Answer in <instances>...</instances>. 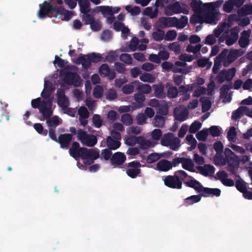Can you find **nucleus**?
Here are the masks:
<instances>
[{"label": "nucleus", "mask_w": 252, "mask_h": 252, "mask_svg": "<svg viewBox=\"0 0 252 252\" xmlns=\"http://www.w3.org/2000/svg\"><path fill=\"white\" fill-rule=\"evenodd\" d=\"M154 95L158 98L165 97V94L163 93L164 86L162 85L154 84L153 85Z\"/></svg>", "instance_id": "obj_24"}, {"label": "nucleus", "mask_w": 252, "mask_h": 252, "mask_svg": "<svg viewBox=\"0 0 252 252\" xmlns=\"http://www.w3.org/2000/svg\"><path fill=\"white\" fill-rule=\"evenodd\" d=\"M227 166L226 167L227 171L232 175L237 174V170L240 164V159L237 156H231L226 159Z\"/></svg>", "instance_id": "obj_8"}, {"label": "nucleus", "mask_w": 252, "mask_h": 252, "mask_svg": "<svg viewBox=\"0 0 252 252\" xmlns=\"http://www.w3.org/2000/svg\"><path fill=\"white\" fill-rule=\"evenodd\" d=\"M237 136L236 128L234 126L230 127L229 130L227 133V138L230 142H234L235 137Z\"/></svg>", "instance_id": "obj_45"}, {"label": "nucleus", "mask_w": 252, "mask_h": 252, "mask_svg": "<svg viewBox=\"0 0 252 252\" xmlns=\"http://www.w3.org/2000/svg\"><path fill=\"white\" fill-rule=\"evenodd\" d=\"M208 129L205 128L198 132L196 134V137L199 141H205L208 137Z\"/></svg>", "instance_id": "obj_39"}, {"label": "nucleus", "mask_w": 252, "mask_h": 252, "mask_svg": "<svg viewBox=\"0 0 252 252\" xmlns=\"http://www.w3.org/2000/svg\"><path fill=\"white\" fill-rule=\"evenodd\" d=\"M227 50L224 49L219 55L216 57L214 60V64L212 69L214 73H217L220 69L221 63L226 56Z\"/></svg>", "instance_id": "obj_12"}, {"label": "nucleus", "mask_w": 252, "mask_h": 252, "mask_svg": "<svg viewBox=\"0 0 252 252\" xmlns=\"http://www.w3.org/2000/svg\"><path fill=\"white\" fill-rule=\"evenodd\" d=\"M157 114L161 116H166L168 112V106L164 101H161L160 104L157 108Z\"/></svg>", "instance_id": "obj_31"}, {"label": "nucleus", "mask_w": 252, "mask_h": 252, "mask_svg": "<svg viewBox=\"0 0 252 252\" xmlns=\"http://www.w3.org/2000/svg\"><path fill=\"white\" fill-rule=\"evenodd\" d=\"M31 105L32 108L38 109L44 119H47L53 115L52 102L50 99L46 100L37 97L32 100Z\"/></svg>", "instance_id": "obj_2"}, {"label": "nucleus", "mask_w": 252, "mask_h": 252, "mask_svg": "<svg viewBox=\"0 0 252 252\" xmlns=\"http://www.w3.org/2000/svg\"><path fill=\"white\" fill-rule=\"evenodd\" d=\"M246 106H240L237 110L234 111L232 113L231 119L233 120H237L240 118L243 114H245V109Z\"/></svg>", "instance_id": "obj_33"}, {"label": "nucleus", "mask_w": 252, "mask_h": 252, "mask_svg": "<svg viewBox=\"0 0 252 252\" xmlns=\"http://www.w3.org/2000/svg\"><path fill=\"white\" fill-rule=\"evenodd\" d=\"M174 138L172 133H166L161 138V144L164 146H169Z\"/></svg>", "instance_id": "obj_32"}, {"label": "nucleus", "mask_w": 252, "mask_h": 252, "mask_svg": "<svg viewBox=\"0 0 252 252\" xmlns=\"http://www.w3.org/2000/svg\"><path fill=\"white\" fill-rule=\"evenodd\" d=\"M75 63L77 64H81L84 68L88 69L91 66L92 63L89 54H87L79 57Z\"/></svg>", "instance_id": "obj_14"}, {"label": "nucleus", "mask_w": 252, "mask_h": 252, "mask_svg": "<svg viewBox=\"0 0 252 252\" xmlns=\"http://www.w3.org/2000/svg\"><path fill=\"white\" fill-rule=\"evenodd\" d=\"M103 88L100 86H96L94 89L93 95L96 98H100L103 95Z\"/></svg>", "instance_id": "obj_62"}, {"label": "nucleus", "mask_w": 252, "mask_h": 252, "mask_svg": "<svg viewBox=\"0 0 252 252\" xmlns=\"http://www.w3.org/2000/svg\"><path fill=\"white\" fill-rule=\"evenodd\" d=\"M160 158V156L157 153H152L149 155L147 158L148 163H153L158 161Z\"/></svg>", "instance_id": "obj_60"}, {"label": "nucleus", "mask_w": 252, "mask_h": 252, "mask_svg": "<svg viewBox=\"0 0 252 252\" xmlns=\"http://www.w3.org/2000/svg\"><path fill=\"white\" fill-rule=\"evenodd\" d=\"M77 138L83 145L87 147H94L97 142V139L95 135L88 134L81 129L78 130Z\"/></svg>", "instance_id": "obj_4"}, {"label": "nucleus", "mask_w": 252, "mask_h": 252, "mask_svg": "<svg viewBox=\"0 0 252 252\" xmlns=\"http://www.w3.org/2000/svg\"><path fill=\"white\" fill-rule=\"evenodd\" d=\"M45 119L47 120L46 124L49 128H56L60 124V119L57 116H54Z\"/></svg>", "instance_id": "obj_29"}, {"label": "nucleus", "mask_w": 252, "mask_h": 252, "mask_svg": "<svg viewBox=\"0 0 252 252\" xmlns=\"http://www.w3.org/2000/svg\"><path fill=\"white\" fill-rule=\"evenodd\" d=\"M221 190L218 188H209L204 187L201 195L203 197L214 196L219 197L220 196Z\"/></svg>", "instance_id": "obj_15"}, {"label": "nucleus", "mask_w": 252, "mask_h": 252, "mask_svg": "<svg viewBox=\"0 0 252 252\" xmlns=\"http://www.w3.org/2000/svg\"><path fill=\"white\" fill-rule=\"evenodd\" d=\"M201 196V194L200 195H193L189 196L184 199V205L188 206L197 203L200 201Z\"/></svg>", "instance_id": "obj_28"}, {"label": "nucleus", "mask_w": 252, "mask_h": 252, "mask_svg": "<svg viewBox=\"0 0 252 252\" xmlns=\"http://www.w3.org/2000/svg\"><path fill=\"white\" fill-rule=\"evenodd\" d=\"M152 37L155 41H160L164 38V31L158 29L152 33Z\"/></svg>", "instance_id": "obj_43"}, {"label": "nucleus", "mask_w": 252, "mask_h": 252, "mask_svg": "<svg viewBox=\"0 0 252 252\" xmlns=\"http://www.w3.org/2000/svg\"><path fill=\"white\" fill-rule=\"evenodd\" d=\"M159 20L164 27H176L178 29L184 28L188 23V18L186 16H182L179 19L176 17H162Z\"/></svg>", "instance_id": "obj_3"}, {"label": "nucleus", "mask_w": 252, "mask_h": 252, "mask_svg": "<svg viewBox=\"0 0 252 252\" xmlns=\"http://www.w3.org/2000/svg\"><path fill=\"white\" fill-rule=\"evenodd\" d=\"M196 168L199 170L200 173L205 176H208L209 174H213L215 171V168L211 164H206L203 166H198Z\"/></svg>", "instance_id": "obj_18"}, {"label": "nucleus", "mask_w": 252, "mask_h": 252, "mask_svg": "<svg viewBox=\"0 0 252 252\" xmlns=\"http://www.w3.org/2000/svg\"><path fill=\"white\" fill-rule=\"evenodd\" d=\"M239 15H248L252 14V4H247L244 5L238 11Z\"/></svg>", "instance_id": "obj_34"}, {"label": "nucleus", "mask_w": 252, "mask_h": 252, "mask_svg": "<svg viewBox=\"0 0 252 252\" xmlns=\"http://www.w3.org/2000/svg\"><path fill=\"white\" fill-rule=\"evenodd\" d=\"M70 156L77 160L79 158L86 159L84 162L85 164L91 165L94 160L99 157V150L96 148L87 149L85 147H81L77 142H74L69 150Z\"/></svg>", "instance_id": "obj_1"}, {"label": "nucleus", "mask_w": 252, "mask_h": 252, "mask_svg": "<svg viewBox=\"0 0 252 252\" xmlns=\"http://www.w3.org/2000/svg\"><path fill=\"white\" fill-rule=\"evenodd\" d=\"M158 8H156L154 11H153V8L151 7H146L144 11V14L145 15L149 16L151 18L156 17L158 15Z\"/></svg>", "instance_id": "obj_49"}, {"label": "nucleus", "mask_w": 252, "mask_h": 252, "mask_svg": "<svg viewBox=\"0 0 252 252\" xmlns=\"http://www.w3.org/2000/svg\"><path fill=\"white\" fill-rule=\"evenodd\" d=\"M190 180L189 181L184 182L185 185L191 188L194 189L197 192L202 193L204 187L201 184V183L195 179L190 178Z\"/></svg>", "instance_id": "obj_16"}, {"label": "nucleus", "mask_w": 252, "mask_h": 252, "mask_svg": "<svg viewBox=\"0 0 252 252\" xmlns=\"http://www.w3.org/2000/svg\"><path fill=\"white\" fill-rule=\"evenodd\" d=\"M222 71L225 75V77L226 78V80L231 82L235 75L236 69L235 67H232L228 70L223 69Z\"/></svg>", "instance_id": "obj_40"}, {"label": "nucleus", "mask_w": 252, "mask_h": 252, "mask_svg": "<svg viewBox=\"0 0 252 252\" xmlns=\"http://www.w3.org/2000/svg\"><path fill=\"white\" fill-rule=\"evenodd\" d=\"M223 2V0H218L215 2H207L203 4L204 10L212 9L217 10L216 8H219Z\"/></svg>", "instance_id": "obj_27"}, {"label": "nucleus", "mask_w": 252, "mask_h": 252, "mask_svg": "<svg viewBox=\"0 0 252 252\" xmlns=\"http://www.w3.org/2000/svg\"><path fill=\"white\" fill-rule=\"evenodd\" d=\"M235 187L240 192L243 193L247 189L245 183L242 180H237L235 183Z\"/></svg>", "instance_id": "obj_58"}, {"label": "nucleus", "mask_w": 252, "mask_h": 252, "mask_svg": "<svg viewBox=\"0 0 252 252\" xmlns=\"http://www.w3.org/2000/svg\"><path fill=\"white\" fill-rule=\"evenodd\" d=\"M127 175L131 178H135L141 173L139 168H130L126 171Z\"/></svg>", "instance_id": "obj_53"}, {"label": "nucleus", "mask_w": 252, "mask_h": 252, "mask_svg": "<svg viewBox=\"0 0 252 252\" xmlns=\"http://www.w3.org/2000/svg\"><path fill=\"white\" fill-rule=\"evenodd\" d=\"M182 165L184 169L190 172H194V169H193L194 164L190 158L183 157Z\"/></svg>", "instance_id": "obj_26"}, {"label": "nucleus", "mask_w": 252, "mask_h": 252, "mask_svg": "<svg viewBox=\"0 0 252 252\" xmlns=\"http://www.w3.org/2000/svg\"><path fill=\"white\" fill-rule=\"evenodd\" d=\"M72 140V136L70 133H64L59 135L58 138V142L60 145V147L62 149H67L70 145Z\"/></svg>", "instance_id": "obj_10"}, {"label": "nucleus", "mask_w": 252, "mask_h": 252, "mask_svg": "<svg viewBox=\"0 0 252 252\" xmlns=\"http://www.w3.org/2000/svg\"><path fill=\"white\" fill-rule=\"evenodd\" d=\"M203 2L200 0H192L190 6L192 10L196 13L200 14L202 12V6Z\"/></svg>", "instance_id": "obj_30"}, {"label": "nucleus", "mask_w": 252, "mask_h": 252, "mask_svg": "<svg viewBox=\"0 0 252 252\" xmlns=\"http://www.w3.org/2000/svg\"><path fill=\"white\" fill-rule=\"evenodd\" d=\"M207 11L205 16V21L206 23L216 24V21L218 20L217 16L219 14V10H214L212 9L204 10Z\"/></svg>", "instance_id": "obj_13"}, {"label": "nucleus", "mask_w": 252, "mask_h": 252, "mask_svg": "<svg viewBox=\"0 0 252 252\" xmlns=\"http://www.w3.org/2000/svg\"><path fill=\"white\" fill-rule=\"evenodd\" d=\"M92 121L94 126L96 128H99L102 125V120L100 116L98 114H94L92 118Z\"/></svg>", "instance_id": "obj_55"}, {"label": "nucleus", "mask_w": 252, "mask_h": 252, "mask_svg": "<svg viewBox=\"0 0 252 252\" xmlns=\"http://www.w3.org/2000/svg\"><path fill=\"white\" fill-rule=\"evenodd\" d=\"M170 50L174 51L175 54H178L181 52V46L178 42H174L168 45Z\"/></svg>", "instance_id": "obj_63"}, {"label": "nucleus", "mask_w": 252, "mask_h": 252, "mask_svg": "<svg viewBox=\"0 0 252 252\" xmlns=\"http://www.w3.org/2000/svg\"><path fill=\"white\" fill-rule=\"evenodd\" d=\"M138 144L141 149H147L151 146L152 143L150 140L144 139L143 137L139 136Z\"/></svg>", "instance_id": "obj_44"}, {"label": "nucleus", "mask_w": 252, "mask_h": 252, "mask_svg": "<svg viewBox=\"0 0 252 252\" xmlns=\"http://www.w3.org/2000/svg\"><path fill=\"white\" fill-rule=\"evenodd\" d=\"M117 55L114 51L108 52V54L103 57V62L107 61L109 63H113L117 59Z\"/></svg>", "instance_id": "obj_52"}, {"label": "nucleus", "mask_w": 252, "mask_h": 252, "mask_svg": "<svg viewBox=\"0 0 252 252\" xmlns=\"http://www.w3.org/2000/svg\"><path fill=\"white\" fill-rule=\"evenodd\" d=\"M232 88L231 82H230L229 84L223 85L220 89V96L222 98H226L229 90Z\"/></svg>", "instance_id": "obj_42"}, {"label": "nucleus", "mask_w": 252, "mask_h": 252, "mask_svg": "<svg viewBox=\"0 0 252 252\" xmlns=\"http://www.w3.org/2000/svg\"><path fill=\"white\" fill-rule=\"evenodd\" d=\"M169 146L172 150L177 151L181 146L180 140L178 138L174 137Z\"/></svg>", "instance_id": "obj_56"}, {"label": "nucleus", "mask_w": 252, "mask_h": 252, "mask_svg": "<svg viewBox=\"0 0 252 252\" xmlns=\"http://www.w3.org/2000/svg\"><path fill=\"white\" fill-rule=\"evenodd\" d=\"M202 124L199 121H195L190 125L189 128V132L190 133H195L201 127Z\"/></svg>", "instance_id": "obj_48"}, {"label": "nucleus", "mask_w": 252, "mask_h": 252, "mask_svg": "<svg viewBox=\"0 0 252 252\" xmlns=\"http://www.w3.org/2000/svg\"><path fill=\"white\" fill-rule=\"evenodd\" d=\"M121 144L120 141L115 140L110 136L106 138V146L111 151L117 150L120 147Z\"/></svg>", "instance_id": "obj_21"}, {"label": "nucleus", "mask_w": 252, "mask_h": 252, "mask_svg": "<svg viewBox=\"0 0 252 252\" xmlns=\"http://www.w3.org/2000/svg\"><path fill=\"white\" fill-rule=\"evenodd\" d=\"M177 33L175 30H169L164 35V39L166 41L174 40L177 37Z\"/></svg>", "instance_id": "obj_50"}, {"label": "nucleus", "mask_w": 252, "mask_h": 252, "mask_svg": "<svg viewBox=\"0 0 252 252\" xmlns=\"http://www.w3.org/2000/svg\"><path fill=\"white\" fill-rule=\"evenodd\" d=\"M157 169L159 171L167 172L172 169L170 161L162 159L158 161L156 165Z\"/></svg>", "instance_id": "obj_17"}, {"label": "nucleus", "mask_w": 252, "mask_h": 252, "mask_svg": "<svg viewBox=\"0 0 252 252\" xmlns=\"http://www.w3.org/2000/svg\"><path fill=\"white\" fill-rule=\"evenodd\" d=\"M244 34H247L249 36L246 31H244L243 32L242 35L239 40V44L242 48L246 47L250 43V40L248 37L244 36Z\"/></svg>", "instance_id": "obj_41"}, {"label": "nucleus", "mask_w": 252, "mask_h": 252, "mask_svg": "<svg viewBox=\"0 0 252 252\" xmlns=\"http://www.w3.org/2000/svg\"><path fill=\"white\" fill-rule=\"evenodd\" d=\"M39 10L37 16L40 19H43L47 17H53L54 5L50 2L44 1L42 3L39 4Z\"/></svg>", "instance_id": "obj_5"}, {"label": "nucleus", "mask_w": 252, "mask_h": 252, "mask_svg": "<svg viewBox=\"0 0 252 252\" xmlns=\"http://www.w3.org/2000/svg\"><path fill=\"white\" fill-rule=\"evenodd\" d=\"M78 5L81 13H89L91 12L90 2L89 0H78Z\"/></svg>", "instance_id": "obj_23"}, {"label": "nucleus", "mask_w": 252, "mask_h": 252, "mask_svg": "<svg viewBox=\"0 0 252 252\" xmlns=\"http://www.w3.org/2000/svg\"><path fill=\"white\" fill-rule=\"evenodd\" d=\"M201 47L202 45L201 44L196 45L194 47L191 45H189L187 47L186 50L188 52L192 53L195 55L200 51Z\"/></svg>", "instance_id": "obj_59"}, {"label": "nucleus", "mask_w": 252, "mask_h": 252, "mask_svg": "<svg viewBox=\"0 0 252 252\" xmlns=\"http://www.w3.org/2000/svg\"><path fill=\"white\" fill-rule=\"evenodd\" d=\"M88 54L91 58L92 63H97L100 62H103V57L100 54H96L93 52Z\"/></svg>", "instance_id": "obj_46"}, {"label": "nucleus", "mask_w": 252, "mask_h": 252, "mask_svg": "<svg viewBox=\"0 0 252 252\" xmlns=\"http://www.w3.org/2000/svg\"><path fill=\"white\" fill-rule=\"evenodd\" d=\"M126 159V156L124 153L117 152L112 155L110 163L114 167H120L124 164Z\"/></svg>", "instance_id": "obj_9"}, {"label": "nucleus", "mask_w": 252, "mask_h": 252, "mask_svg": "<svg viewBox=\"0 0 252 252\" xmlns=\"http://www.w3.org/2000/svg\"><path fill=\"white\" fill-rule=\"evenodd\" d=\"M82 20L85 25H90L94 20V17L89 13H82Z\"/></svg>", "instance_id": "obj_57"}, {"label": "nucleus", "mask_w": 252, "mask_h": 252, "mask_svg": "<svg viewBox=\"0 0 252 252\" xmlns=\"http://www.w3.org/2000/svg\"><path fill=\"white\" fill-rule=\"evenodd\" d=\"M132 84H138L136 90L139 93L142 94H148L151 91V87L148 84H142L138 81L133 82Z\"/></svg>", "instance_id": "obj_19"}, {"label": "nucleus", "mask_w": 252, "mask_h": 252, "mask_svg": "<svg viewBox=\"0 0 252 252\" xmlns=\"http://www.w3.org/2000/svg\"><path fill=\"white\" fill-rule=\"evenodd\" d=\"M99 73L101 75L108 77L109 79L113 80L116 77V73L113 69H111L107 64L104 63L100 65Z\"/></svg>", "instance_id": "obj_11"}, {"label": "nucleus", "mask_w": 252, "mask_h": 252, "mask_svg": "<svg viewBox=\"0 0 252 252\" xmlns=\"http://www.w3.org/2000/svg\"><path fill=\"white\" fill-rule=\"evenodd\" d=\"M120 60L124 63L130 64L132 63V59L131 56L128 54H122L120 56Z\"/></svg>", "instance_id": "obj_64"}, {"label": "nucleus", "mask_w": 252, "mask_h": 252, "mask_svg": "<svg viewBox=\"0 0 252 252\" xmlns=\"http://www.w3.org/2000/svg\"><path fill=\"white\" fill-rule=\"evenodd\" d=\"M63 81L66 84L73 85L75 87H80L82 84L80 76L75 72H66Z\"/></svg>", "instance_id": "obj_7"}, {"label": "nucleus", "mask_w": 252, "mask_h": 252, "mask_svg": "<svg viewBox=\"0 0 252 252\" xmlns=\"http://www.w3.org/2000/svg\"><path fill=\"white\" fill-rule=\"evenodd\" d=\"M238 38V32L235 28L231 29L229 35L226 38V44L231 46L234 44Z\"/></svg>", "instance_id": "obj_20"}, {"label": "nucleus", "mask_w": 252, "mask_h": 252, "mask_svg": "<svg viewBox=\"0 0 252 252\" xmlns=\"http://www.w3.org/2000/svg\"><path fill=\"white\" fill-rule=\"evenodd\" d=\"M153 123L155 126L162 127L164 126L165 119L162 116L157 115L154 119Z\"/></svg>", "instance_id": "obj_38"}, {"label": "nucleus", "mask_w": 252, "mask_h": 252, "mask_svg": "<svg viewBox=\"0 0 252 252\" xmlns=\"http://www.w3.org/2000/svg\"><path fill=\"white\" fill-rule=\"evenodd\" d=\"M126 9L133 16L137 15L140 12V8L137 6L132 7L130 5H127L126 7Z\"/></svg>", "instance_id": "obj_54"}, {"label": "nucleus", "mask_w": 252, "mask_h": 252, "mask_svg": "<svg viewBox=\"0 0 252 252\" xmlns=\"http://www.w3.org/2000/svg\"><path fill=\"white\" fill-rule=\"evenodd\" d=\"M121 121L126 126H130L133 122L131 116L128 113L123 114L122 116Z\"/></svg>", "instance_id": "obj_47"}, {"label": "nucleus", "mask_w": 252, "mask_h": 252, "mask_svg": "<svg viewBox=\"0 0 252 252\" xmlns=\"http://www.w3.org/2000/svg\"><path fill=\"white\" fill-rule=\"evenodd\" d=\"M179 94L178 90L175 86L169 87L167 91V96L169 98H175L177 97Z\"/></svg>", "instance_id": "obj_37"}, {"label": "nucleus", "mask_w": 252, "mask_h": 252, "mask_svg": "<svg viewBox=\"0 0 252 252\" xmlns=\"http://www.w3.org/2000/svg\"><path fill=\"white\" fill-rule=\"evenodd\" d=\"M164 185L171 189H181L182 188V181L180 180L178 175H167L163 179Z\"/></svg>", "instance_id": "obj_6"}, {"label": "nucleus", "mask_w": 252, "mask_h": 252, "mask_svg": "<svg viewBox=\"0 0 252 252\" xmlns=\"http://www.w3.org/2000/svg\"><path fill=\"white\" fill-rule=\"evenodd\" d=\"M33 127L35 130L40 134L46 136L48 134V130L44 129L42 125L40 123H36L33 125Z\"/></svg>", "instance_id": "obj_51"}, {"label": "nucleus", "mask_w": 252, "mask_h": 252, "mask_svg": "<svg viewBox=\"0 0 252 252\" xmlns=\"http://www.w3.org/2000/svg\"><path fill=\"white\" fill-rule=\"evenodd\" d=\"M112 151L107 149H104L101 150L100 154H99V158L101 160H110L112 156Z\"/></svg>", "instance_id": "obj_35"}, {"label": "nucleus", "mask_w": 252, "mask_h": 252, "mask_svg": "<svg viewBox=\"0 0 252 252\" xmlns=\"http://www.w3.org/2000/svg\"><path fill=\"white\" fill-rule=\"evenodd\" d=\"M53 17L56 18L58 16L63 17V15L66 11V10L63 6L59 5H55L54 6L53 8Z\"/></svg>", "instance_id": "obj_36"}, {"label": "nucleus", "mask_w": 252, "mask_h": 252, "mask_svg": "<svg viewBox=\"0 0 252 252\" xmlns=\"http://www.w3.org/2000/svg\"><path fill=\"white\" fill-rule=\"evenodd\" d=\"M173 115L176 120L184 122L188 118L189 112L187 109H184L181 112L178 113L175 109L174 111Z\"/></svg>", "instance_id": "obj_22"}, {"label": "nucleus", "mask_w": 252, "mask_h": 252, "mask_svg": "<svg viewBox=\"0 0 252 252\" xmlns=\"http://www.w3.org/2000/svg\"><path fill=\"white\" fill-rule=\"evenodd\" d=\"M200 101L202 102V110L203 112L208 111L211 106V101L208 99H205L202 100L200 98Z\"/></svg>", "instance_id": "obj_61"}, {"label": "nucleus", "mask_w": 252, "mask_h": 252, "mask_svg": "<svg viewBox=\"0 0 252 252\" xmlns=\"http://www.w3.org/2000/svg\"><path fill=\"white\" fill-rule=\"evenodd\" d=\"M181 4L179 2L177 1L172 4H169L167 6V9L171 11L172 13H167V15H172L173 14L181 13Z\"/></svg>", "instance_id": "obj_25"}]
</instances>
